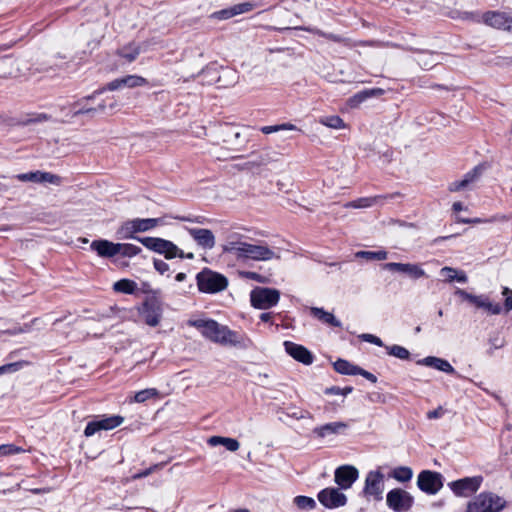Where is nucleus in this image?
<instances>
[{
    "mask_svg": "<svg viewBox=\"0 0 512 512\" xmlns=\"http://www.w3.org/2000/svg\"><path fill=\"white\" fill-rule=\"evenodd\" d=\"M454 294L460 297L463 301L474 305L478 309H484L489 314L499 315L502 312V307L499 303H492L489 297L485 294L474 295L464 289L456 288ZM502 295L504 296L503 309L505 313L512 310V289L508 287L502 288Z\"/></svg>",
    "mask_w": 512,
    "mask_h": 512,
    "instance_id": "obj_1",
    "label": "nucleus"
},
{
    "mask_svg": "<svg viewBox=\"0 0 512 512\" xmlns=\"http://www.w3.org/2000/svg\"><path fill=\"white\" fill-rule=\"evenodd\" d=\"M199 291L214 294L225 290L228 286V279L221 273L204 268L196 275Z\"/></svg>",
    "mask_w": 512,
    "mask_h": 512,
    "instance_id": "obj_2",
    "label": "nucleus"
},
{
    "mask_svg": "<svg viewBox=\"0 0 512 512\" xmlns=\"http://www.w3.org/2000/svg\"><path fill=\"white\" fill-rule=\"evenodd\" d=\"M506 501L493 492H482L467 504L466 512H499Z\"/></svg>",
    "mask_w": 512,
    "mask_h": 512,
    "instance_id": "obj_3",
    "label": "nucleus"
},
{
    "mask_svg": "<svg viewBox=\"0 0 512 512\" xmlns=\"http://www.w3.org/2000/svg\"><path fill=\"white\" fill-rule=\"evenodd\" d=\"M199 75L208 84H218L219 87H226L232 85L236 79V72L229 68H224L211 63L201 70Z\"/></svg>",
    "mask_w": 512,
    "mask_h": 512,
    "instance_id": "obj_4",
    "label": "nucleus"
},
{
    "mask_svg": "<svg viewBox=\"0 0 512 512\" xmlns=\"http://www.w3.org/2000/svg\"><path fill=\"white\" fill-rule=\"evenodd\" d=\"M137 310L146 325L156 327L159 325L163 315L162 298L147 296Z\"/></svg>",
    "mask_w": 512,
    "mask_h": 512,
    "instance_id": "obj_5",
    "label": "nucleus"
},
{
    "mask_svg": "<svg viewBox=\"0 0 512 512\" xmlns=\"http://www.w3.org/2000/svg\"><path fill=\"white\" fill-rule=\"evenodd\" d=\"M140 242L147 249L161 254L167 260H172L182 256V249H180L175 243L170 240L160 237H144L138 238Z\"/></svg>",
    "mask_w": 512,
    "mask_h": 512,
    "instance_id": "obj_6",
    "label": "nucleus"
},
{
    "mask_svg": "<svg viewBox=\"0 0 512 512\" xmlns=\"http://www.w3.org/2000/svg\"><path fill=\"white\" fill-rule=\"evenodd\" d=\"M102 94V90H95L92 94L84 96L69 105V112L67 116L70 118H77L80 115H89L94 117L97 112H104L106 110V101H102L96 107L88 105L90 100L95 99L98 95Z\"/></svg>",
    "mask_w": 512,
    "mask_h": 512,
    "instance_id": "obj_7",
    "label": "nucleus"
},
{
    "mask_svg": "<svg viewBox=\"0 0 512 512\" xmlns=\"http://www.w3.org/2000/svg\"><path fill=\"white\" fill-rule=\"evenodd\" d=\"M280 291L269 287H255L250 292L251 305L260 310H267L279 302Z\"/></svg>",
    "mask_w": 512,
    "mask_h": 512,
    "instance_id": "obj_8",
    "label": "nucleus"
},
{
    "mask_svg": "<svg viewBox=\"0 0 512 512\" xmlns=\"http://www.w3.org/2000/svg\"><path fill=\"white\" fill-rule=\"evenodd\" d=\"M124 422V417L120 415H100L95 416L89 421L84 429V436L91 437L101 430H112Z\"/></svg>",
    "mask_w": 512,
    "mask_h": 512,
    "instance_id": "obj_9",
    "label": "nucleus"
},
{
    "mask_svg": "<svg viewBox=\"0 0 512 512\" xmlns=\"http://www.w3.org/2000/svg\"><path fill=\"white\" fill-rule=\"evenodd\" d=\"M386 504L394 512H408L414 504V497L401 488H394L387 493Z\"/></svg>",
    "mask_w": 512,
    "mask_h": 512,
    "instance_id": "obj_10",
    "label": "nucleus"
},
{
    "mask_svg": "<svg viewBox=\"0 0 512 512\" xmlns=\"http://www.w3.org/2000/svg\"><path fill=\"white\" fill-rule=\"evenodd\" d=\"M444 478L441 473L432 470H422L417 477L418 488L428 494L434 495L442 489Z\"/></svg>",
    "mask_w": 512,
    "mask_h": 512,
    "instance_id": "obj_11",
    "label": "nucleus"
},
{
    "mask_svg": "<svg viewBox=\"0 0 512 512\" xmlns=\"http://www.w3.org/2000/svg\"><path fill=\"white\" fill-rule=\"evenodd\" d=\"M483 482L481 475L464 477L448 483L449 488L458 497H469L478 491Z\"/></svg>",
    "mask_w": 512,
    "mask_h": 512,
    "instance_id": "obj_12",
    "label": "nucleus"
},
{
    "mask_svg": "<svg viewBox=\"0 0 512 512\" xmlns=\"http://www.w3.org/2000/svg\"><path fill=\"white\" fill-rule=\"evenodd\" d=\"M384 475L380 471H370L365 479L363 495L366 498L373 497L376 501L383 499Z\"/></svg>",
    "mask_w": 512,
    "mask_h": 512,
    "instance_id": "obj_13",
    "label": "nucleus"
},
{
    "mask_svg": "<svg viewBox=\"0 0 512 512\" xmlns=\"http://www.w3.org/2000/svg\"><path fill=\"white\" fill-rule=\"evenodd\" d=\"M188 325L200 331L206 339L218 343L223 326L213 319L189 320Z\"/></svg>",
    "mask_w": 512,
    "mask_h": 512,
    "instance_id": "obj_14",
    "label": "nucleus"
},
{
    "mask_svg": "<svg viewBox=\"0 0 512 512\" xmlns=\"http://www.w3.org/2000/svg\"><path fill=\"white\" fill-rule=\"evenodd\" d=\"M241 258L252 259L256 261H266L273 258L279 259L280 256L276 255L267 245H256L244 242L241 250Z\"/></svg>",
    "mask_w": 512,
    "mask_h": 512,
    "instance_id": "obj_15",
    "label": "nucleus"
},
{
    "mask_svg": "<svg viewBox=\"0 0 512 512\" xmlns=\"http://www.w3.org/2000/svg\"><path fill=\"white\" fill-rule=\"evenodd\" d=\"M317 498L319 502L328 509H335L338 507L345 506L347 503V497L344 493L340 492L338 488L328 487L322 489Z\"/></svg>",
    "mask_w": 512,
    "mask_h": 512,
    "instance_id": "obj_16",
    "label": "nucleus"
},
{
    "mask_svg": "<svg viewBox=\"0 0 512 512\" xmlns=\"http://www.w3.org/2000/svg\"><path fill=\"white\" fill-rule=\"evenodd\" d=\"M217 344L246 349L250 346L251 341L245 334L231 330L224 325Z\"/></svg>",
    "mask_w": 512,
    "mask_h": 512,
    "instance_id": "obj_17",
    "label": "nucleus"
},
{
    "mask_svg": "<svg viewBox=\"0 0 512 512\" xmlns=\"http://www.w3.org/2000/svg\"><path fill=\"white\" fill-rule=\"evenodd\" d=\"M358 469L352 465H342L334 472V481L340 489H349L358 479Z\"/></svg>",
    "mask_w": 512,
    "mask_h": 512,
    "instance_id": "obj_18",
    "label": "nucleus"
},
{
    "mask_svg": "<svg viewBox=\"0 0 512 512\" xmlns=\"http://www.w3.org/2000/svg\"><path fill=\"white\" fill-rule=\"evenodd\" d=\"M482 22L496 29L512 32V17L500 11H487L482 14Z\"/></svg>",
    "mask_w": 512,
    "mask_h": 512,
    "instance_id": "obj_19",
    "label": "nucleus"
},
{
    "mask_svg": "<svg viewBox=\"0 0 512 512\" xmlns=\"http://www.w3.org/2000/svg\"><path fill=\"white\" fill-rule=\"evenodd\" d=\"M15 178L21 182H34V183H50L54 185H60L61 177L44 171H30L27 173L17 174Z\"/></svg>",
    "mask_w": 512,
    "mask_h": 512,
    "instance_id": "obj_20",
    "label": "nucleus"
},
{
    "mask_svg": "<svg viewBox=\"0 0 512 512\" xmlns=\"http://www.w3.org/2000/svg\"><path fill=\"white\" fill-rule=\"evenodd\" d=\"M283 345L286 353L296 361L305 365L313 363L314 355L303 345L291 341H285Z\"/></svg>",
    "mask_w": 512,
    "mask_h": 512,
    "instance_id": "obj_21",
    "label": "nucleus"
},
{
    "mask_svg": "<svg viewBox=\"0 0 512 512\" xmlns=\"http://www.w3.org/2000/svg\"><path fill=\"white\" fill-rule=\"evenodd\" d=\"M186 230L197 245L204 250H211L215 246V236L211 230L189 227H186Z\"/></svg>",
    "mask_w": 512,
    "mask_h": 512,
    "instance_id": "obj_22",
    "label": "nucleus"
},
{
    "mask_svg": "<svg viewBox=\"0 0 512 512\" xmlns=\"http://www.w3.org/2000/svg\"><path fill=\"white\" fill-rule=\"evenodd\" d=\"M90 249L101 258H113L118 255V243H114L107 239L93 240Z\"/></svg>",
    "mask_w": 512,
    "mask_h": 512,
    "instance_id": "obj_23",
    "label": "nucleus"
},
{
    "mask_svg": "<svg viewBox=\"0 0 512 512\" xmlns=\"http://www.w3.org/2000/svg\"><path fill=\"white\" fill-rule=\"evenodd\" d=\"M348 429V424L346 422L337 421V422H331L326 423L324 425L315 427L313 429V434H315L319 438H324L328 435H338V434H345L346 430Z\"/></svg>",
    "mask_w": 512,
    "mask_h": 512,
    "instance_id": "obj_24",
    "label": "nucleus"
},
{
    "mask_svg": "<svg viewBox=\"0 0 512 512\" xmlns=\"http://www.w3.org/2000/svg\"><path fill=\"white\" fill-rule=\"evenodd\" d=\"M416 364L431 367L436 370L445 372L447 374L456 373L454 367L447 360L435 356H427L423 359L416 361Z\"/></svg>",
    "mask_w": 512,
    "mask_h": 512,
    "instance_id": "obj_25",
    "label": "nucleus"
},
{
    "mask_svg": "<svg viewBox=\"0 0 512 512\" xmlns=\"http://www.w3.org/2000/svg\"><path fill=\"white\" fill-rule=\"evenodd\" d=\"M401 196H402V194L400 192H394V193H390L387 195L359 198V199L349 202L347 204V207L367 208V207H371V206L375 205L381 199H396Z\"/></svg>",
    "mask_w": 512,
    "mask_h": 512,
    "instance_id": "obj_26",
    "label": "nucleus"
},
{
    "mask_svg": "<svg viewBox=\"0 0 512 512\" xmlns=\"http://www.w3.org/2000/svg\"><path fill=\"white\" fill-rule=\"evenodd\" d=\"M383 93L384 90L381 88L364 89L350 97L347 103L351 108H357L361 103L366 101L368 98H371L373 96H380Z\"/></svg>",
    "mask_w": 512,
    "mask_h": 512,
    "instance_id": "obj_27",
    "label": "nucleus"
},
{
    "mask_svg": "<svg viewBox=\"0 0 512 512\" xmlns=\"http://www.w3.org/2000/svg\"><path fill=\"white\" fill-rule=\"evenodd\" d=\"M410 51L416 52L419 54L418 56V64L424 69H430L438 64L437 57L438 54L429 50H422L417 48H409Z\"/></svg>",
    "mask_w": 512,
    "mask_h": 512,
    "instance_id": "obj_28",
    "label": "nucleus"
},
{
    "mask_svg": "<svg viewBox=\"0 0 512 512\" xmlns=\"http://www.w3.org/2000/svg\"><path fill=\"white\" fill-rule=\"evenodd\" d=\"M280 153L269 148L262 149L258 152L257 157L251 161L254 166H265L279 160Z\"/></svg>",
    "mask_w": 512,
    "mask_h": 512,
    "instance_id": "obj_29",
    "label": "nucleus"
},
{
    "mask_svg": "<svg viewBox=\"0 0 512 512\" xmlns=\"http://www.w3.org/2000/svg\"><path fill=\"white\" fill-rule=\"evenodd\" d=\"M311 315L325 324L333 327H341V322L330 312L325 311L323 308L312 307Z\"/></svg>",
    "mask_w": 512,
    "mask_h": 512,
    "instance_id": "obj_30",
    "label": "nucleus"
},
{
    "mask_svg": "<svg viewBox=\"0 0 512 512\" xmlns=\"http://www.w3.org/2000/svg\"><path fill=\"white\" fill-rule=\"evenodd\" d=\"M136 218L132 220H128L122 224V226L118 229L117 235L119 239H134L138 241L139 236H136V233H140L138 229H136Z\"/></svg>",
    "mask_w": 512,
    "mask_h": 512,
    "instance_id": "obj_31",
    "label": "nucleus"
},
{
    "mask_svg": "<svg viewBox=\"0 0 512 512\" xmlns=\"http://www.w3.org/2000/svg\"><path fill=\"white\" fill-rule=\"evenodd\" d=\"M440 274L446 276L445 281L449 283L456 281L464 284L468 282V277L464 271L452 267L445 266L441 268Z\"/></svg>",
    "mask_w": 512,
    "mask_h": 512,
    "instance_id": "obj_32",
    "label": "nucleus"
},
{
    "mask_svg": "<svg viewBox=\"0 0 512 512\" xmlns=\"http://www.w3.org/2000/svg\"><path fill=\"white\" fill-rule=\"evenodd\" d=\"M15 60L11 56L0 58V77L8 78L17 76L18 68H15Z\"/></svg>",
    "mask_w": 512,
    "mask_h": 512,
    "instance_id": "obj_33",
    "label": "nucleus"
},
{
    "mask_svg": "<svg viewBox=\"0 0 512 512\" xmlns=\"http://www.w3.org/2000/svg\"><path fill=\"white\" fill-rule=\"evenodd\" d=\"M164 218L165 217L145 218V219L136 218V224H137L136 229H138V231L140 233L150 231L159 225H164L165 224Z\"/></svg>",
    "mask_w": 512,
    "mask_h": 512,
    "instance_id": "obj_34",
    "label": "nucleus"
},
{
    "mask_svg": "<svg viewBox=\"0 0 512 512\" xmlns=\"http://www.w3.org/2000/svg\"><path fill=\"white\" fill-rule=\"evenodd\" d=\"M336 372L342 375H356V370L359 366L353 365L348 360L339 358L333 363Z\"/></svg>",
    "mask_w": 512,
    "mask_h": 512,
    "instance_id": "obj_35",
    "label": "nucleus"
},
{
    "mask_svg": "<svg viewBox=\"0 0 512 512\" xmlns=\"http://www.w3.org/2000/svg\"><path fill=\"white\" fill-rule=\"evenodd\" d=\"M113 289L116 292L131 295L136 292L137 284L133 280L124 278L116 281L113 285Z\"/></svg>",
    "mask_w": 512,
    "mask_h": 512,
    "instance_id": "obj_36",
    "label": "nucleus"
},
{
    "mask_svg": "<svg viewBox=\"0 0 512 512\" xmlns=\"http://www.w3.org/2000/svg\"><path fill=\"white\" fill-rule=\"evenodd\" d=\"M385 349L388 355L396 357L401 360H409L411 357V353L409 352L408 349L397 344L391 346L386 345Z\"/></svg>",
    "mask_w": 512,
    "mask_h": 512,
    "instance_id": "obj_37",
    "label": "nucleus"
},
{
    "mask_svg": "<svg viewBox=\"0 0 512 512\" xmlns=\"http://www.w3.org/2000/svg\"><path fill=\"white\" fill-rule=\"evenodd\" d=\"M142 252L139 246L130 243H118V254L122 257L132 258Z\"/></svg>",
    "mask_w": 512,
    "mask_h": 512,
    "instance_id": "obj_38",
    "label": "nucleus"
},
{
    "mask_svg": "<svg viewBox=\"0 0 512 512\" xmlns=\"http://www.w3.org/2000/svg\"><path fill=\"white\" fill-rule=\"evenodd\" d=\"M391 476L398 482L404 483L412 479L413 471L410 467L400 466L392 471Z\"/></svg>",
    "mask_w": 512,
    "mask_h": 512,
    "instance_id": "obj_39",
    "label": "nucleus"
},
{
    "mask_svg": "<svg viewBox=\"0 0 512 512\" xmlns=\"http://www.w3.org/2000/svg\"><path fill=\"white\" fill-rule=\"evenodd\" d=\"M355 256L357 258H364L367 260H385L388 257V252L385 250H379V251H358Z\"/></svg>",
    "mask_w": 512,
    "mask_h": 512,
    "instance_id": "obj_40",
    "label": "nucleus"
},
{
    "mask_svg": "<svg viewBox=\"0 0 512 512\" xmlns=\"http://www.w3.org/2000/svg\"><path fill=\"white\" fill-rule=\"evenodd\" d=\"M293 503L301 510H312L316 507V501L312 497L303 495L296 496Z\"/></svg>",
    "mask_w": 512,
    "mask_h": 512,
    "instance_id": "obj_41",
    "label": "nucleus"
},
{
    "mask_svg": "<svg viewBox=\"0 0 512 512\" xmlns=\"http://www.w3.org/2000/svg\"><path fill=\"white\" fill-rule=\"evenodd\" d=\"M406 275L412 280L428 277L425 271L421 268V265L414 263L408 264Z\"/></svg>",
    "mask_w": 512,
    "mask_h": 512,
    "instance_id": "obj_42",
    "label": "nucleus"
},
{
    "mask_svg": "<svg viewBox=\"0 0 512 512\" xmlns=\"http://www.w3.org/2000/svg\"><path fill=\"white\" fill-rule=\"evenodd\" d=\"M158 395L159 391L156 388H147L136 392L134 395V401L137 403H143L148 399L157 397Z\"/></svg>",
    "mask_w": 512,
    "mask_h": 512,
    "instance_id": "obj_43",
    "label": "nucleus"
},
{
    "mask_svg": "<svg viewBox=\"0 0 512 512\" xmlns=\"http://www.w3.org/2000/svg\"><path fill=\"white\" fill-rule=\"evenodd\" d=\"M117 53L128 62H133L140 54V49L138 47L126 46L119 49Z\"/></svg>",
    "mask_w": 512,
    "mask_h": 512,
    "instance_id": "obj_44",
    "label": "nucleus"
},
{
    "mask_svg": "<svg viewBox=\"0 0 512 512\" xmlns=\"http://www.w3.org/2000/svg\"><path fill=\"white\" fill-rule=\"evenodd\" d=\"M320 123H322L323 125H325L327 127L334 128V129H339V128L344 127V121L338 115L322 117L320 119Z\"/></svg>",
    "mask_w": 512,
    "mask_h": 512,
    "instance_id": "obj_45",
    "label": "nucleus"
},
{
    "mask_svg": "<svg viewBox=\"0 0 512 512\" xmlns=\"http://www.w3.org/2000/svg\"><path fill=\"white\" fill-rule=\"evenodd\" d=\"M146 80L143 77L137 75H128L122 77L123 87L134 88L138 86H142Z\"/></svg>",
    "mask_w": 512,
    "mask_h": 512,
    "instance_id": "obj_46",
    "label": "nucleus"
},
{
    "mask_svg": "<svg viewBox=\"0 0 512 512\" xmlns=\"http://www.w3.org/2000/svg\"><path fill=\"white\" fill-rule=\"evenodd\" d=\"M409 263H400V262H388L381 265L383 270H387L390 272H398L406 275L407 267Z\"/></svg>",
    "mask_w": 512,
    "mask_h": 512,
    "instance_id": "obj_47",
    "label": "nucleus"
},
{
    "mask_svg": "<svg viewBox=\"0 0 512 512\" xmlns=\"http://www.w3.org/2000/svg\"><path fill=\"white\" fill-rule=\"evenodd\" d=\"M473 181V176H471V173H467L464 177V179L460 181H454L449 185V191L451 192H457L460 190H463L468 186L469 183Z\"/></svg>",
    "mask_w": 512,
    "mask_h": 512,
    "instance_id": "obj_48",
    "label": "nucleus"
},
{
    "mask_svg": "<svg viewBox=\"0 0 512 512\" xmlns=\"http://www.w3.org/2000/svg\"><path fill=\"white\" fill-rule=\"evenodd\" d=\"M242 245H244L242 241H229L223 246V251L226 253H234L238 258H241Z\"/></svg>",
    "mask_w": 512,
    "mask_h": 512,
    "instance_id": "obj_49",
    "label": "nucleus"
},
{
    "mask_svg": "<svg viewBox=\"0 0 512 512\" xmlns=\"http://www.w3.org/2000/svg\"><path fill=\"white\" fill-rule=\"evenodd\" d=\"M234 16H236V13H235L234 7L231 6L229 8H225V9L213 12L210 15V18L217 19V20H227Z\"/></svg>",
    "mask_w": 512,
    "mask_h": 512,
    "instance_id": "obj_50",
    "label": "nucleus"
},
{
    "mask_svg": "<svg viewBox=\"0 0 512 512\" xmlns=\"http://www.w3.org/2000/svg\"><path fill=\"white\" fill-rule=\"evenodd\" d=\"M169 217H171L173 219H176V220H179V221H183V222H191V223H198V224H205V223L209 222V220L205 216H192V215H188V216L175 215V216H172V215H170Z\"/></svg>",
    "mask_w": 512,
    "mask_h": 512,
    "instance_id": "obj_51",
    "label": "nucleus"
},
{
    "mask_svg": "<svg viewBox=\"0 0 512 512\" xmlns=\"http://www.w3.org/2000/svg\"><path fill=\"white\" fill-rule=\"evenodd\" d=\"M257 6V3H255L254 1H247L233 5L236 15L250 12Z\"/></svg>",
    "mask_w": 512,
    "mask_h": 512,
    "instance_id": "obj_52",
    "label": "nucleus"
},
{
    "mask_svg": "<svg viewBox=\"0 0 512 512\" xmlns=\"http://www.w3.org/2000/svg\"><path fill=\"white\" fill-rule=\"evenodd\" d=\"M242 276L247 278V279L256 281L258 283H262V284L270 283V278L269 277L261 275V274H259L257 272H254V271L242 272Z\"/></svg>",
    "mask_w": 512,
    "mask_h": 512,
    "instance_id": "obj_53",
    "label": "nucleus"
},
{
    "mask_svg": "<svg viewBox=\"0 0 512 512\" xmlns=\"http://www.w3.org/2000/svg\"><path fill=\"white\" fill-rule=\"evenodd\" d=\"M23 451L24 450L21 447H18L14 444H3L0 446V456L15 455Z\"/></svg>",
    "mask_w": 512,
    "mask_h": 512,
    "instance_id": "obj_54",
    "label": "nucleus"
},
{
    "mask_svg": "<svg viewBox=\"0 0 512 512\" xmlns=\"http://www.w3.org/2000/svg\"><path fill=\"white\" fill-rule=\"evenodd\" d=\"M457 13H458V17L463 19V20H469V21H472V22H475V23H481L482 22V14H480L479 12L464 11V12H457Z\"/></svg>",
    "mask_w": 512,
    "mask_h": 512,
    "instance_id": "obj_55",
    "label": "nucleus"
},
{
    "mask_svg": "<svg viewBox=\"0 0 512 512\" xmlns=\"http://www.w3.org/2000/svg\"><path fill=\"white\" fill-rule=\"evenodd\" d=\"M140 290L142 293L147 294V296L162 298V291L160 289H153L148 282H142Z\"/></svg>",
    "mask_w": 512,
    "mask_h": 512,
    "instance_id": "obj_56",
    "label": "nucleus"
},
{
    "mask_svg": "<svg viewBox=\"0 0 512 512\" xmlns=\"http://www.w3.org/2000/svg\"><path fill=\"white\" fill-rule=\"evenodd\" d=\"M359 338L362 341L374 344V345L379 346V347H385L386 346L379 337H377L376 335H373V334L364 333V334H361L359 336Z\"/></svg>",
    "mask_w": 512,
    "mask_h": 512,
    "instance_id": "obj_57",
    "label": "nucleus"
},
{
    "mask_svg": "<svg viewBox=\"0 0 512 512\" xmlns=\"http://www.w3.org/2000/svg\"><path fill=\"white\" fill-rule=\"evenodd\" d=\"M153 265L154 269L161 275L165 274L170 269L169 265L165 261L158 258L153 259Z\"/></svg>",
    "mask_w": 512,
    "mask_h": 512,
    "instance_id": "obj_58",
    "label": "nucleus"
},
{
    "mask_svg": "<svg viewBox=\"0 0 512 512\" xmlns=\"http://www.w3.org/2000/svg\"><path fill=\"white\" fill-rule=\"evenodd\" d=\"M123 87L122 78L115 79L111 82H109L107 85H105L102 88H99L98 90H102V93L105 91H115Z\"/></svg>",
    "mask_w": 512,
    "mask_h": 512,
    "instance_id": "obj_59",
    "label": "nucleus"
},
{
    "mask_svg": "<svg viewBox=\"0 0 512 512\" xmlns=\"http://www.w3.org/2000/svg\"><path fill=\"white\" fill-rule=\"evenodd\" d=\"M49 119V116L47 114L41 113L38 114L36 117H30L21 122V125L27 126L33 123H40L47 121Z\"/></svg>",
    "mask_w": 512,
    "mask_h": 512,
    "instance_id": "obj_60",
    "label": "nucleus"
},
{
    "mask_svg": "<svg viewBox=\"0 0 512 512\" xmlns=\"http://www.w3.org/2000/svg\"><path fill=\"white\" fill-rule=\"evenodd\" d=\"M223 446L228 450V451H231V452H234L236 450L239 449V442L238 440L234 439V438H229V437H226L225 438V441L223 443Z\"/></svg>",
    "mask_w": 512,
    "mask_h": 512,
    "instance_id": "obj_61",
    "label": "nucleus"
},
{
    "mask_svg": "<svg viewBox=\"0 0 512 512\" xmlns=\"http://www.w3.org/2000/svg\"><path fill=\"white\" fill-rule=\"evenodd\" d=\"M356 375H361L362 377H364L365 379H367L368 381H370L372 383L377 382V377L374 374L361 368L360 366L356 370Z\"/></svg>",
    "mask_w": 512,
    "mask_h": 512,
    "instance_id": "obj_62",
    "label": "nucleus"
},
{
    "mask_svg": "<svg viewBox=\"0 0 512 512\" xmlns=\"http://www.w3.org/2000/svg\"><path fill=\"white\" fill-rule=\"evenodd\" d=\"M444 414H445V410L443 409L442 406H439V407H437L434 410L428 411L426 416H427L428 419L432 420V419H439Z\"/></svg>",
    "mask_w": 512,
    "mask_h": 512,
    "instance_id": "obj_63",
    "label": "nucleus"
},
{
    "mask_svg": "<svg viewBox=\"0 0 512 512\" xmlns=\"http://www.w3.org/2000/svg\"><path fill=\"white\" fill-rule=\"evenodd\" d=\"M26 364H27V362H25V361H18V362L8 363V364H6V367L8 369V373H14V372L20 370Z\"/></svg>",
    "mask_w": 512,
    "mask_h": 512,
    "instance_id": "obj_64",
    "label": "nucleus"
}]
</instances>
